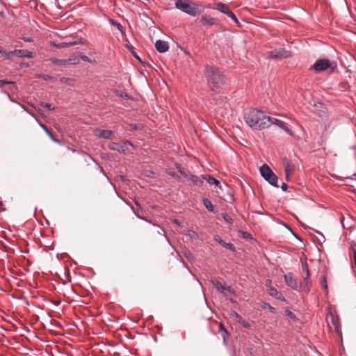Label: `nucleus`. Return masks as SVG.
I'll return each mask as SVG.
<instances>
[{
	"label": "nucleus",
	"instance_id": "f257e3e1",
	"mask_svg": "<svg viewBox=\"0 0 356 356\" xmlns=\"http://www.w3.org/2000/svg\"><path fill=\"white\" fill-rule=\"evenodd\" d=\"M247 124L254 129H264L272 124L273 118L266 116L262 111L253 108L244 116Z\"/></svg>",
	"mask_w": 356,
	"mask_h": 356
},
{
	"label": "nucleus",
	"instance_id": "f03ea898",
	"mask_svg": "<svg viewBox=\"0 0 356 356\" xmlns=\"http://www.w3.org/2000/svg\"><path fill=\"white\" fill-rule=\"evenodd\" d=\"M204 73L211 90L216 91L225 84V76L218 67L207 65Z\"/></svg>",
	"mask_w": 356,
	"mask_h": 356
},
{
	"label": "nucleus",
	"instance_id": "7ed1b4c3",
	"mask_svg": "<svg viewBox=\"0 0 356 356\" xmlns=\"http://www.w3.org/2000/svg\"><path fill=\"white\" fill-rule=\"evenodd\" d=\"M175 7L181 11L193 17L199 15L201 13L200 6L191 1L177 0Z\"/></svg>",
	"mask_w": 356,
	"mask_h": 356
},
{
	"label": "nucleus",
	"instance_id": "20e7f679",
	"mask_svg": "<svg viewBox=\"0 0 356 356\" xmlns=\"http://www.w3.org/2000/svg\"><path fill=\"white\" fill-rule=\"evenodd\" d=\"M260 173L261 177L266 180L270 185L278 187L277 181L278 177L273 172V170L269 168L266 164H264L261 167H260Z\"/></svg>",
	"mask_w": 356,
	"mask_h": 356
},
{
	"label": "nucleus",
	"instance_id": "39448f33",
	"mask_svg": "<svg viewBox=\"0 0 356 356\" xmlns=\"http://www.w3.org/2000/svg\"><path fill=\"white\" fill-rule=\"evenodd\" d=\"M286 285L291 289L300 291L302 289V283L298 277L291 272L284 275Z\"/></svg>",
	"mask_w": 356,
	"mask_h": 356
},
{
	"label": "nucleus",
	"instance_id": "423d86ee",
	"mask_svg": "<svg viewBox=\"0 0 356 356\" xmlns=\"http://www.w3.org/2000/svg\"><path fill=\"white\" fill-rule=\"evenodd\" d=\"M268 54L269 58L276 60L287 58L291 56V52L283 48L273 49Z\"/></svg>",
	"mask_w": 356,
	"mask_h": 356
},
{
	"label": "nucleus",
	"instance_id": "0eeeda50",
	"mask_svg": "<svg viewBox=\"0 0 356 356\" xmlns=\"http://www.w3.org/2000/svg\"><path fill=\"white\" fill-rule=\"evenodd\" d=\"M331 63L328 59L321 58L317 60L312 68L316 72H322L330 67Z\"/></svg>",
	"mask_w": 356,
	"mask_h": 356
},
{
	"label": "nucleus",
	"instance_id": "6e6552de",
	"mask_svg": "<svg viewBox=\"0 0 356 356\" xmlns=\"http://www.w3.org/2000/svg\"><path fill=\"white\" fill-rule=\"evenodd\" d=\"M282 163L284 168L286 181H289L291 175L294 172L295 165L291 161L286 157H284L282 159Z\"/></svg>",
	"mask_w": 356,
	"mask_h": 356
},
{
	"label": "nucleus",
	"instance_id": "1a4fd4ad",
	"mask_svg": "<svg viewBox=\"0 0 356 356\" xmlns=\"http://www.w3.org/2000/svg\"><path fill=\"white\" fill-rule=\"evenodd\" d=\"M213 286L220 293H223L224 297L227 300H230L231 302H233V299L232 298H228L227 295L224 293V291H227L232 294H235V292L232 288L230 286L225 287L224 286L222 283L218 280H213L212 281Z\"/></svg>",
	"mask_w": 356,
	"mask_h": 356
},
{
	"label": "nucleus",
	"instance_id": "9d476101",
	"mask_svg": "<svg viewBox=\"0 0 356 356\" xmlns=\"http://www.w3.org/2000/svg\"><path fill=\"white\" fill-rule=\"evenodd\" d=\"M217 10H219L220 12L227 15L229 17H230L236 24H237L238 25L239 24V22L238 20L237 19L236 15H234V13L233 12H232L229 8L225 5V4H223V3H218L217 5Z\"/></svg>",
	"mask_w": 356,
	"mask_h": 356
},
{
	"label": "nucleus",
	"instance_id": "9b49d317",
	"mask_svg": "<svg viewBox=\"0 0 356 356\" xmlns=\"http://www.w3.org/2000/svg\"><path fill=\"white\" fill-rule=\"evenodd\" d=\"M200 23L204 26H212L218 25L219 21L217 18L211 17V16L204 15L201 17Z\"/></svg>",
	"mask_w": 356,
	"mask_h": 356
},
{
	"label": "nucleus",
	"instance_id": "f8f14e48",
	"mask_svg": "<svg viewBox=\"0 0 356 356\" xmlns=\"http://www.w3.org/2000/svg\"><path fill=\"white\" fill-rule=\"evenodd\" d=\"M8 54H12V56L19 58H33V53L26 49H15L14 51H11L8 53Z\"/></svg>",
	"mask_w": 356,
	"mask_h": 356
},
{
	"label": "nucleus",
	"instance_id": "ddd939ff",
	"mask_svg": "<svg viewBox=\"0 0 356 356\" xmlns=\"http://www.w3.org/2000/svg\"><path fill=\"white\" fill-rule=\"evenodd\" d=\"M302 272L304 273L303 278H304L305 286L309 289V288L311 286V281L309 280L310 273H309V270L307 264H302Z\"/></svg>",
	"mask_w": 356,
	"mask_h": 356
},
{
	"label": "nucleus",
	"instance_id": "4468645a",
	"mask_svg": "<svg viewBox=\"0 0 356 356\" xmlns=\"http://www.w3.org/2000/svg\"><path fill=\"white\" fill-rule=\"evenodd\" d=\"M155 48L159 53H165L168 51L169 45L166 41L158 40L155 42Z\"/></svg>",
	"mask_w": 356,
	"mask_h": 356
},
{
	"label": "nucleus",
	"instance_id": "2eb2a0df",
	"mask_svg": "<svg viewBox=\"0 0 356 356\" xmlns=\"http://www.w3.org/2000/svg\"><path fill=\"white\" fill-rule=\"evenodd\" d=\"M113 134V132L112 131L106 129L97 130L95 133L96 136L104 139H111Z\"/></svg>",
	"mask_w": 356,
	"mask_h": 356
},
{
	"label": "nucleus",
	"instance_id": "dca6fc26",
	"mask_svg": "<svg viewBox=\"0 0 356 356\" xmlns=\"http://www.w3.org/2000/svg\"><path fill=\"white\" fill-rule=\"evenodd\" d=\"M268 294L270 296L276 298L279 300H281L282 302L286 301V298L284 297V296L280 292L277 291L276 289L273 286H270L268 288Z\"/></svg>",
	"mask_w": 356,
	"mask_h": 356
},
{
	"label": "nucleus",
	"instance_id": "f3484780",
	"mask_svg": "<svg viewBox=\"0 0 356 356\" xmlns=\"http://www.w3.org/2000/svg\"><path fill=\"white\" fill-rule=\"evenodd\" d=\"M215 241L220 243L222 247L225 248L226 249H228L233 252L235 251V247L234 244L231 243H227L218 236L215 238Z\"/></svg>",
	"mask_w": 356,
	"mask_h": 356
},
{
	"label": "nucleus",
	"instance_id": "a211bd4d",
	"mask_svg": "<svg viewBox=\"0 0 356 356\" xmlns=\"http://www.w3.org/2000/svg\"><path fill=\"white\" fill-rule=\"evenodd\" d=\"M272 124H274L278 126L279 127L284 129L286 133L292 135V132H291V129L286 125V124L284 122H282L280 120L275 119V118H273Z\"/></svg>",
	"mask_w": 356,
	"mask_h": 356
},
{
	"label": "nucleus",
	"instance_id": "6ab92c4d",
	"mask_svg": "<svg viewBox=\"0 0 356 356\" xmlns=\"http://www.w3.org/2000/svg\"><path fill=\"white\" fill-rule=\"evenodd\" d=\"M219 332H220V334L222 336L224 344L226 345L227 339L229 337V332L227 330V329L225 328L223 324L221 323H220V325H219Z\"/></svg>",
	"mask_w": 356,
	"mask_h": 356
},
{
	"label": "nucleus",
	"instance_id": "aec40b11",
	"mask_svg": "<svg viewBox=\"0 0 356 356\" xmlns=\"http://www.w3.org/2000/svg\"><path fill=\"white\" fill-rule=\"evenodd\" d=\"M188 179L191 181L193 184L200 186L203 184V179H200L199 177L190 174Z\"/></svg>",
	"mask_w": 356,
	"mask_h": 356
},
{
	"label": "nucleus",
	"instance_id": "412c9836",
	"mask_svg": "<svg viewBox=\"0 0 356 356\" xmlns=\"http://www.w3.org/2000/svg\"><path fill=\"white\" fill-rule=\"evenodd\" d=\"M210 185H215L218 187H220V182L214 178L213 177L208 175L207 177H203Z\"/></svg>",
	"mask_w": 356,
	"mask_h": 356
},
{
	"label": "nucleus",
	"instance_id": "4be33fe9",
	"mask_svg": "<svg viewBox=\"0 0 356 356\" xmlns=\"http://www.w3.org/2000/svg\"><path fill=\"white\" fill-rule=\"evenodd\" d=\"M202 203L207 209L211 212H214V206L209 199L203 198Z\"/></svg>",
	"mask_w": 356,
	"mask_h": 356
},
{
	"label": "nucleus",
	"instance_id": "5701e85b",
	"mask_svg": "<svg viewBox=\"0 0 356 356\" xmlns=\"http://www.w3.org/2000/svg\"><path fill=\"white\" fill-rule=\"evenodd\" d=\"M261 307L263 309H268L272 314H275L277 312V309L275 307H272L269 303L266 302H263L261 304Z\"/></svg>",
	"mask_w": 356,
	"mask_h": 356
},
{
	"label": "nucleus",
	"instance_id": "b1692460",
	"mask_svg": "<svg viewBox=\"0 0 356 356\" xmlns=\"http://www.w3.org/2000/svg\"><path fill=\"white\" fill-rule=\"evenodd\" d=\"M65 42H67L68 47L70 46H74L76 44H83L85 43V40L83 38H78L76 40L66 41Z\"/></svg>",
	"mask_w": 356,
	"mask_h": 356
},
{
	"label": "nucleus",
	"instance_id": "393cba45",
	"mask_svg": "<svg viewBox=\"0 0 356 356\" xmlns=\"http://www.w3.org/2000/svg\"><path fill=\"white\" fill-rule=\"evenodd\" d=\"M122 146V145H121L120 143L112 142L108 145V148L111 150L117 151V152H120Z\"/></svg>",
	"mask_w": 356,
	"mask_h": 356
},
{
	"label": "nucleus",
	"instance_id": "a878e982",
	"mask_svg": "<svg viewBox=\"0 0 356 356\" xmlns=\"http://www.w3.org/2000/svg\"><path fill=\"white\" fill-rule=\"evenodd\" d=\"M67 65H74L77 64L79 62V58L76 56H70L69 58L66 59Z\"/></svg>",
	"mask_w": 356,
	"mask_h": 356
},
{
	"label": "nucleus",
	"instance_id": "bb28decb",
	"mask_svg": "<svg viewBox=\"0 0 356 356\" xmlns=\"http://www.w3.org/2000/svg\"><path fill=\"white\" fill-rule=\"evenodd\" d=\"M51 44L57 49H63V48L67 47V44L65 42H60V43H56L55 42H52L51 43Z\"/></svg>",
	"mask_w": 356,
	"mask_h": 356
},
{
	"label": "nucleus",
	"instance_id": "cd10ccee",
	"mask_svg": "<svg viewBox=\"0 0 356 356\" xmlns=\"http://www.w3.org/2000/svg\"><path fill=\"white\" fill-rule=\"evenodd\" d=\"M52 63L54 64L58 65H67L66 59L55 58V59L52 60Z\"/></svg>",
	"mask_w": 356,
	"mask_h": 356
},
{
	"label": "nucleus",
	"instance_id": "c85d7f7f",
	"mask_svg": "<svg viewBox=\"0 0 356 356\" xmlns=\"http://www.w3.org/2000/svg\"><path fill=\"white\" fill-rule=\"evenodd\" d=\"M177 169L178 170V171L179 172V173L184 176V177L187 178L188 177L190 173H187L184 171V168H181L180 165H177Z\"/></svg>",
	"mask_w": 356,
	"mask_h": 356
},
{
	"label": "nucleus",
	"instance_id": "c756f323",
	"mask_svg": "<svg viewBox=\"0 0 356 356\" xmlns=\"http://www.w3.org/2000/svg\"><path fill=\"white\" fill-rule=\"evenodd\" d=\"M111 24L114 26H115L117 27V29L122 33H123V31H124V29H123V26H122L121 24L114 21V20H111Z\"/></svg>",
	"mask_w": 356,
	"mask_h": 356
},
{
	"label": "nucleus",
	"instance_id": "7c9ffc66",
	"mask_svg": "<svg viewBox=\"0 0 356 356\" xmlns=\"http://www.w3.org/2000/svg\"><path fill=\"white\" fill-rule=\"evenodd\" d=\"M8 99H9V100H10V101H11V102H15V103L18 104H19L22 108H24V111H26L29 114H30V115H32L33 117H35V116H34V115H33V113H31V112H30V111H29L27 109H26L24 105H22V104H21L20 103H18V102H15V100H13V99H12V97H11V96H10V95L8 96Z\"/></svg>",
	"mask_w": 356,
	"mask_h": 356
},
{
	"label": "nucleus",
	"instance_id": "2f4dec72",
	"mask_svg": "<svg viewBox=\"0 0 356 356\" xmlns=\"http://www.w3.org/2000/svg\"><path fill=\"white\" fill-rule=\"evenodd\" d=\"M222 216L223 219L229 224L233 223V219L228 214L222 213Z\"/></svg>",
	"mask_w": 356,
	"mask_h": 356
},
{
	"label": "nucleus",
	"instance_id": "473e14b6",
	"mask_svg": "<svg viewBox=\"0 0 356 356\" xmlns=\"http://www.w3.org/2000/svg\"><path fill=\"white\" fill-rule=\"evenodd\" d=\"M40 105H41L42 107H44V108H48L49 111H54L55 110V108L54 106H52L51 104H50L49 103L42 102L40 104Z\"/></svg>",
	"mask_w": 356,
	"mask_h": 356
},
{
	"label": "nucleus",
	"instance_id": "72a5a7b5",
	"mask_svg": "<svg viewBox=\"0 0 356 356\" xmlns=\"http://www.w3.org/2000/svg\"><path fill=\"white\" fill-rule=\"evenodd\" d=\"M231 316L238 321V323L242 319V317L235 311L231 312Z\"/></svg>",
	"mask_w": 356,
	"mask_h": 356
},
{
	"label": "nucleus",
	"instance_id": "f704fd0d",
	"mask_svg": "<svg viewBox=\"0 0 356 356\" xmlns=\"http://www.w3.org/2000/svg\"><path fill=\"white\" fill-rule=\"evenodd\" d=\"M238 323H240L242 326H243L245 328L251 327V325L248 322L243 320V318L238 322Z\"/></svg>",
	"mask_w": 356,
	"mask_h": 356
},
{
	"label": "nucleus",
	"instance_id": "c9c22d12",
	"mask_svg": "<svg viewBox=\"0 0 356 356\" xmlns=\"http://www.w3.org/2000/svg\"><path fill=\"white\" fill-rule=\"evenodd\" d=\"M6 84H15V82L11 81L0 80V88H3V86Z\"/></svg>",
	"mask_w": 356,
	"mask_h": 356
},
{
	"label": "nucleus",
	"instance_id": "e433bc0d",
	"mask_svg": "<svg viewBox=\"0 0 356 356\" xmlns=\"http://www.w3.org/2000/svg\"><path fill=\"white\" fill-rule=\"evenodd\" d=\"M285 314L286 316H288L289 318H290L291 319H294L296 318V315L292 312H291L290 310L289 309H286L285 311Z\"/></svg>",
	"mask_w": 356,
	"mask_h": 356
},
{
	"label": "nucleus",
	"instance_id": "4c0bfd02",
	"mask_svg": "<svg viewBox=\"0 0 356 356\" xmlns=\"http://www.w3.org/2000/svg\"><path fill=\"white\" fill-rule=\"evenodd\" d=\"M130 152L129 150V149L125 147L124 145H122V147H121V149L120 151V153H122V154H129Z\"/></svg>",
	"mask_w": 356,
	"mask_h": 356
},
{
	"label": "nucleus",
	"instance_id": "58836bf2",
	"mask_svg": "<svg viewBox=\"0 0 356 356\" xmlns=\"http://www.w3.org/2000/svg\"><path fill=\"white\" fill-rule=\"evenodd\" d=\"M130 51H131L132 54L134 55V56L139 61H141L140 60V58L137 55V54L136 52L134 51V47H131L129 48Z\"/></svg>",
	"mask_w": 356,
	"mask_h": 356
},
{
	"label": "nucleus",
	"instance_id": "ea45409f",
	"mask_svg": "<svg viewBox=\"0 0 356 356\" xmlns=\"http://www.w3.org/2000/svg\"><path fill=\"white\" fill-rule=\"evenodd\" d=\"M79 57L83 61L90 62V58L87 56L83 54L82 53L80 54Z\"/></svg>",
	"mask_w": 356,
	"mask_h": 356
},
{
	"label": "nucleus",
	"instance_id": "a19ab883",
	"mask_svg": "<svg viewBox=\"0 0 356 356\" xmlns=\"http://www.w3.org/2000/svg\"><path fill=\"white\" fill-rule=\"evenodd\" d=\"M10 51H0V53L1 54V55L7 57V58H9L10 56H12V54H8Z\"/></svg>",
	"mask_w": 356,
	"mask_h": 356
},
{
	"label": "nucleus",
	"instance_id": "79ce46f5",
	"mask_svg": "<svg viewBox=\"0 0 356 356\" xmlns=\"http://www.w3.org/2000/svg\"><path fill=\"white\" fill-rule=\"evenodd\" d=\"M122 145H130L131 147H134L133 144L128 140H124L122 141Z\"/></svg>",
	"mask_w": 356,
	"mask_h": 356
},
{
	"label": "nucleus",
	"instance_id": "37998d69",
	"mask_svg": "<svg viewBox=\"0 0 356 356\" xmlns=\"http://www.w3.org/2000/svg\"><path fill=\"white\" fill-rule=\"evenodd\" d=\"M281 188L283 191H286L288 188V185L286 183H282L281 186Z\"/></svg>",
	"mask_w": 356,
	"mask_h": 356
},
{
	"label": "nucleus",
	"instance_id": "c03bdc74",
	"mask_svg": "<svg viewBox=\"0 0 356 356\" xmlns=\"http://www.w3.org/2000/svg\"><path fill=\"white\" fill-rule=\"evenodd\" d=\"M22 40L26 42H31L33 41L32 38L29 37H23Z\"/></svg>",
	"mask_w": 356,
	"mask_h": 356
},
{
	"label": "nucleus",
	"instance_id": "a18cd8bd",
	"mask_svg": "<svg viewBox=\"0 0 356 356\" xmlns=\"http://www.w3.org/2000/svg\"><path fill=\"white\" fill-rule=\"evenodd\" d=\"M70 81V79L66 78V77H62V78H60V81L61 83H68V81Z\"/></svg>",
	"mask_w": 356,
	"mask_h": 356
},
{
	"label": "nucleus",
	"instance_id": "49530a36",
	"mask_svg": "<svg viewBox=\"0 0 356 356\" xmlns=\"http://www.w3.org/2000/svg\"><path fill=\"white\" fill-rule=\"evenodd\" d=\"M243 236L244 238H251V234H249V233H247V232H243Z\"/></svg>",
	"mask_w": 356,
	"mask_h": 356
},
{
	"label": "nucleus",
	"instance_id": "de8ad7c7",
	"mask_svg": "<svg viewBox=\"0 0 356 356\" xmlns=\"http://www.w3.org/2000/svg\"><path fill=\"white\" fill-rule=\"evenodd\" d=\"M322 286H323L324 289H327V287L326 280L325 278H323V280L322 282Z\"/></svg>",
	"mask_w": 356,
	"mask_h": 356
},
{
	"label": "nucleus",
	"instance_id": "09e8293b",
	"mask_svg": "<svg viewBox=\"0 0 356 356\" xmlns=\"http://www.w3.org/2000/svg\"><path fill=\"white\" fill-rule=\"evenodd\" d=\"M189 236L193 238V237H195V236H197V234H195V232H191V234H189Z\"/></svg>",
	"mask_w": 356,
	"mask_h": 356
},
{
	"label": "nucleus",
	"instance_id": "8fccbe9b",
	"mask_svg": "<svg viewBox=\"0 0 356 356\" xmlns=\"http://www.w3.org/2000/svg\"><path fill=\"white\" fill-rule=\"evenodd\" d=\"M172 176L175 178H176L177 180H179L180 177L178 175H175L174 173L172 174Z\"/></svg>",
	"mask_w": 356,
	"mask_h": 356
},
{
	"label": "nucleus",
	"instance_id": "3c124183",
	"mask_svg": "<svg viewBox=\"0 0 356 356\" xmlns=\"http://www.w3.org/2000/svg\"><path fill=\"white\" fill-rule=\"evenodd\" d=\"M41 127L43 128L44 130H45L48 133V129L45 125L40 124Z\"/></svg>",
	"mask_w": 356,
	"mask_h": 356
},
{
	"label": "nucleus",
	"instance_id": "603ef678",
	"mask_svg": "<svg viewBox=\"0 0 356 356\" xmlns=\"http://www.w3.org/2000/svg\"><path fill=\"white\" fill-rule=\"evenodd\" d=\"M2 92H3L5 95H6L7 96H9V95H10V94H9V92H8V91L2 90Z\"/></svg>",
	"mask_w": 356,
	"mask_h": 356
},
{
	"label": "nucleus",
	"instance_id": "864d4df0",
	"mask_svg": "<svg viewBox=\"0 0 356 356\" xmlns=\"http://www.w3.org/2000/svg\"><path fill=\"white\" fill-rule=\"evenodd\" d=\"M284 226L292 232L291 229L290 228V227L288 225H285Z\"/></svg>",
	"mask_w": 356,
	"mask_h": 356
},
{
	"label": "nucleus",
	"instance_id": "5fc2aeb1",
	"mask_svg": "<svg viewBox=\"0 0 356 356\" xmlns=\"http://www.w3.org/2000/svg\"><path fill=\"white\" fill-rule=\"evenodd\" d=\"M351 179H356V173L353 175V177Z\"/></svg>",
	"mask_w": 356,
	"mask_h": 356
},
{
	"label": "nucleus",
	"instance_id": "6e6d98bb",
	"mask_svg": "<svg viewBox=\"0 0 356 356\" xmlns=\"http://www.w3.org/2000/svg\"><path fill=\"white\" fill-rule=\"evenodd\" d=\"M136 216H137L138 218H141V219L144 220V218H141V217H140V216H139V215H138L137 213H136Z\"/></svg>",
	"mask_w": 356,
	"mask_h": 356
},
{
	"label": "nucleus",
	"instance_id": "4d7b16f0",
	"mask_svg": "<svg viewBox=\"0 0 356 356\" xmlns=\"http://www.w3.org/2000/svg\"><path fill=\"white\" fill-rule=\"evenodd\" d=\"M133 129H137V126L136 124H134V127H133Z\"/></svg>",
	"mask_w": 356,
	"mask_h": 356
},
{
	"label": "nucleus",
	"instance_id": "13d9d810",
	"mask_svg": "<svg viewBox=\"0 0 356 356\" xmlns=\"http://www.w3.org/2000/svg\"><path fill=\"white\" fill-rule=\"evenodd\" d=\"M295 237H296L297 238H298L299 240H300V238L296 235V234H294Z\"/></svg>",
	"mask_w": 356,
	"mask_h": 356
},
{
	"label": "nucleus",
	"instance_id": "bf43d9fd",
	"mask_svg": "<svg viewBox=\"0 0 356 356\" xmlns=\"http://www.w3.org/2000/svg\"><path fill=\"white\" fill-rule=\"evenodd\" d=\"M3 206V203L1 201H0V207Z\"/></svg>",
	"mask_w": 356,
	"mask_h": 356
},
{
	"label": "nucleus",
	"instance_id": "052dcab7",
	"mask_svg": "<svg viewBox=\"0 0 356 356\" xmlns=\"http://www.w3.org/2000/svg\"><path fill=\"white\" fill-rule=\"evenodd\" d=\"M268 284H270L271 282V280H267Z\"/></svg>",
	"mask_w": 356,
	"mask_h": 356
},
{
	"label": "nucleus",
	"instance_id": "680f3d73",
	"mask_svg": "<svg viewBox=\"0 0 356 356\" xmlns=\"http://www.w3.org/2000/svg\"><path fill=\"white\" fill-rule=\"evenodd\" d=\"M268 284H270L271 282V280H267Z\"/></svg>",
	"mask_w": 356,
	"mask_h": 356
},
{
	"label": "nucleus",
	"instance_id": "e2e57ef3",
	"mask_svg": "<svg viewBox=\"0 0 356 356\" xmlns=\"http://www.w3.org/2000/svg\"><path fill=\"white\" fill-rule=\"evenodd\" d=\"M136 204L137 206H139V204H138V202H136Z\"/></svg>",
	"mask_w": 356,
	"mask_h": 356
}]
</instances>
